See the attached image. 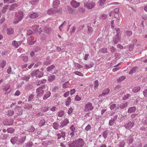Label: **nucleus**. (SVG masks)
<instances>
[{"mask_svg": "<svg viewBox=\"0 0 147 147\" xmlns=\"http://www.w3.org/2000/svg\"><path fill=\"white\" fill-rule=\"evenodd\" d=\"M84 142L83 139L80 138L78 140H76L71 143V147H82Z\"/></svg>", "mask_w": 147, "mask_h": 147, "instance_id": "nucleus-1", "label": "nucleus"}, {"mask_svg": "<svg viewBox=\"0 0 147 147\" xmlns=\"http://www.w3.org/2000/svg\"><path fill=\"white\" fill-rule=\"evenodd\" d=\"M23 13L22 11H19L17 13L16 15V17L13 21V23L14 24L18 23L23 19Z\"/></svg>", "mask_w": 147, "mask_h": 147, "instance_id": "nucleus-2", "label": "nucleus"}, {"mask_svg": "<svg viewBox=\"0 0 147 147\" xmlns=\"http://www.w3.org/2000/svg\"><path fill=\"white\" fill-rule=\"evenodd\" d=\"M46 88V85H43L42 86L38 88L36 90L37 96H42L44 94L45 89Z\"/></svg>", "mask_w": 147, "mask_h": 147, "instance_id": "nucleus-3", "label": "nucleus"}, {"mask_svg": "<svg viewBox=\"0 0 147 147\" xmlns=\"http://www.w3.org/2000/svg\"><path fill=\"white\" fill-rule=\"evenodd\" d=\"M84 6L88 9H91L95 6V3L93 2H89L85 1L84 3Z\"/></svg>", "mask_w": 147, "mask_h": 147, "instance_id": "nucleus-4", "label": "nucleus"}, {"mask_svg": "<svg viewBox=\"0 0 147 147\" xmlns=\"http://www.w3.org/2000/svg\"><path fill=\"white\" fill-rule=\"evenodd\" d=\"M93 106L90 102L86 104L84 106V111L86 112H88L92 110L93 109Z\"/></svg>", "mask_w": 147, "mask_h": 147, "instance_id": "nucleus-5", "label": "nucleus"}, {"mask_svg": "<svg viewBox=\"0 0 147 147\" xmlns=\"http://www.w3.org/2000/svg\"><path fill=\"white\" fill-rule=\"evenodd\" d=\"M121 33L120 32L117 33L114 38V42L115 44H117L120 41L121 38Z\"/></svg>", "mask_w": 147, "mask_h": 147, "instance_id": "nucleus-6", "label": "nucleus"}, {"mask_svg": "<svg viewBox=\"0 0 147 147\" xmlns=\"http://www.w3.org/2000/svg\"><path fill=\"white\" fill-rule=\"evenodd\" d=\"M22 109H18L16 108L15 110V115L14 116V118H17L19 116L22 114Z\"/></svg>", "mask_w": 147, "mask_h": 147, "instance_id": "nucleus-7", "label": "nucleus"}, {"mask_svg": "<svg viewBox=\"0 0 147 147\" xmlns=\"http://www.w3.org/2000/svg\"><path fill=\"white\" fill-rule=\"evenodd\" d=\"M71 6L74 8L78 7L80 5V3L77 2L75 1L72 0L70 2Z\"/></svg>", "mask_w": 147, "mask_h": 147, "instance_id": "nucleus-8", "label": "nucleus"}, {"mask_svg": "<svg viewBox=\"0 0 147 147\" xmlns=\"http://www.w3.org/2000/svg\"><path fill=\"white\" fill-rule=\"evenodd\" d=\"M134 123L133 121H129L125 125V127L127 129L131 128L134 125Z\"/></svg>", "mask_w": 147, "mask_h": 147, "instance_id": "nucleus-9", "label": "nucleus"}, {"mask_svg": "<svg viewBox=\"0 0 147 147\" xmlns=\"http://www.w3.org/2000/svg\"><path fill=\"white\" fill-rule=\"evenodd\" d=\"M39 16V14L37 12H34L28 15V16L31 19H34L37 18Z\"/></svg>", "mask_w": 147, "mask_h": 147, "instance_id": "nucleus-10", "label": "nucleus"}, {"mask_svg": "<svg viewBox=\"0 0 147 147\" xmlns=\"http://www.w3.org/2000/svg\"><path fill=\"white\" fill-rule=\"evenodd\" d=\"M57 139L58 140L60 139L61 137L63 139V140L65 139V132L61 131V133L58 134H57Z\"/></svg>", "mask_w": 147, "mask_h": 147, "instance_id": "nucleus-11", "label": "nucleus"}, {"mask_svg": "<svg viewBox=\"0 0 147 147\" xmlns=\"http://www.w3.org/2000/svg\"><path fill=\"white\" fill-rule=\"evenodd\" d=\"M110 92V90L109 88L105 89L102 92V94L99 95V97H102L107 94Z\"/></svg>", "mask_w": 147, "mask_h": 147, "instance_id": "nucleus-12", "label": "nucleus"}, {"mask_svg": "<svg viewBox=\"0 0 147 147\" xmlns=\"http://www.w3.org/2000/svg\"><path fill=\"white\" fill-rule=\"evenodd\" d=\"M18 7V5L16 3H14L11 5L9 9V10H14L16 9Z\"/></svg>", "mask_w": 147, "mask_h": 147, "instance_id": "nucleus-13", "label": "nucleus"}, {"mask_svg": "<svg viewBox=\"0 0 147 147\" xmlns=\"http://www.w3.org/2000/svg\"><path fill=\"white\" fill-rule=\"evenodd\" d=\"M37 77L39 78L42 77L43 75V72L42 71L36 70Z\"/></svg>", "mask_w": 147, "mask_h": 147, "instance_id": "nucleus-14", "label": "nucleus"}, {"mask_svg": "<svg viewBox=\"0 0 147 147\" xmlns=\"http://www.w3.org/2000/svg\"><path fill=\"white\" fill-rule=\"evenodd\" d=\"M18 139L17 137H14L11 139V142L13 144L17 143Z\"/></svg>", "mask_w": 147, "mask_h": 147, "instance_id": "nucleus-15", "label": "nucleus"}, {"mask_svg": "<svg viewBox=\"0 0 147 147\" xmlns=\"http://www.w3.org/2000/svg\"><path fill=\"white\" fill-rule=\"evenodd\" d=\"M51 94V93L50 92L48 91L46 92L43 97V99L45 100L47 99L50 96Z\"/></svg>", "mask_w": 147, "mask_h": 147, "instance_id": "nucleus-16", "label": "nucleus"}, {"mask_svg": "<svg viewBox=\"0 0 147 147\" xmlns=\"http://www.w3.org/2000/svg\"><path fill=\"white\" fill-rule=\"evenodd\" d=\"M53 127L55 130L58 129L59 127V124L57 122H55L53 123Z\"/></svg>", "mask_w": 147, "mask_h": 147, "instance_id": "nucleus-17", "label": "nucleus"}, {"mask_svg": "<svg viewBox=\"0 0 147 147\" xmlns=\"http://www.w3.org/2000/svg\"><path fill=\"white\" fill-rule=\"evenodd\" d=\"M136 110V108L135 107H133L129 108L128 110V112L129 113H131L134 112Z\"/></svg>", "mask_w": 147, "mask_h": 147, "instance_id": "nucleus-18", "label": "nucleus"}, {"mask_svg": "<svg viewBox=\"0 0 147 147\" xmlns=\"http://www.w3.org/2000/svg\"><path fill=\"white\" fill-rule=\"evenodd\" d=\"M138 67H135L130 71H129V74H131L134 73H135L137 70Z\"/></svg>", "mask_w": 147, "mask_h": 147, "instance_id": "nucleus-19", "label": "nucleus"}, {"mask_svg": "<svg viewBox=\"0 0 147 147\" xmlns=\"http://www.w3.org/2000/svg\"><path fill=\"white\" fill-rule=\"evenodd\" d=\"M14 30L12 28H9L7 29V33L8 34L11 35L13 33Z\"/></svg>", "mask_w": 147, "mask_h": 147, "instance_id": "nucleus-20", "label": "nucleus"}, {"mask_svg": "<svg viewBox=\"0 0 147 147\" xmlns=\"http://www.w3.org/2000/svg\"><path fill=\"white\" fill-rule=\"evenodd\" d=\"M46 82L45 79L37 81L36 82L37 85H39L42 84H45Z\"/></svg>", "mask_w": 147, "mask_h": 147, "instance_id": "nucleus-21", "label": "nucleus"}, {"mask_svg": "<svg viewBox=\"0 0 147 147\" xmlns=\"http://www.w3.org/2000/svg\"><path fill=\"white\" fill-rule=\"evenodd\" d=\"M55 67V66L54 65H52L49 67H48L47 68L46 70L48 71H50L53 70Z\"/></svg>", "mask_w": 147, "mask_h": 147, "instance_id": "nucleus-22", "label": "nucleus"}, {"mask_svg": "<svg viewBox=\"0 0 147 147\" xmlns=\"http://www.w3.org/2000/svg\"><path fill=\"white\" fill-rule=\"evenodd\" d=\"M119 108L121 109H123L126 107L127 106V103H122L119 105H118Z\"/></svg>", "mask_w": 147, "mask_h": 147, "instance_id": "nucleus-23", "label": "nucleus"}, {"mask_svg": "<svg viewBox=\"0 0 147 147\" xmlns=\"http://www.w3.org/2000/svg\"><path fill=\"white\" fill-rule=\"evenodd\" d=\"M56 12L55 10V9H51L48 10L47 13L49 15H52L53 13H55Z\"/></svg>", "mask_w": 147, "mask_h": 147, "instance_id": "nucleus-24", "label": "nucleus"}, {"mask_svg": "<svg viewBox=\"0 0 147 147\" xmlns=\"http://www.w3.org/2000/svg\"><path fill=\"white\" fill-rule=\"evenodd\" d=\"M140 90V86L136 87L134 88L132 91L134 93H136L139 91Z\"/></svg>", "mask_w": 147, "mask_h": 147, "instance_id": "nucleus-25", "label": "nucleus"}, {"mask_svg": "<svg viewBox=\"0 0 147 147\" xmlns=\"http://www.w3.org/2000/svg\"><path fill=\"white\" fill-rule=\"evenodd\" d=\"M110 108L111 110H113L115 109L117 107L116 105V104H113V103L111 102L109 105Z\"/></svg>", "mask_w": 147, "mask_h": 147, "instance_id": "nucleus-26", "label": "nucleus"}, {"mask_svg": "<svg viewBox=\"0 0 147 147\" xmlns=\"http://www.w3.org/2000/svg\"><path fill=\"white\" fill-rule=\"evenodd\" d=\"M127 142L128 144H130L133 141V138L131 136H129L127 139Z\"/></svg>", "mask_w": 147, "mask_h": 147, "instance_id": "nucleus-27", "label": "nucleus"}, {"mask_svg": "<svg viewBox=\"0 0 147 147\" xmlns=\"http://www.w3.org/2000/svg\"><path fill=\"white\" fill-rule=\"evenodd\" d=\"M125 34L127 36H131L132 34V32L131 31L126 30L125 31Z\"/></svg>", "mask_w": 147, "mask_h": 147, "instance_id": "nucleus-28", "label": "nucleus"}, {"mask_svg": "<svg viewBox=\"0 0 147 147\" xmlns=\"http://www.w3.org/2000/svg\"><path fill=\"white\" fill-rule=\"evenodd\" d=\"M71 100L70 97H68L67 99V100L65 101V104L67 106H69L71 102Z\"/></svg>", "mask_w": 147, "mask_h": 147, "instance_id": "nucleus-29", "label": "nucleus"}, {"mask_svg": "<svg viewBox=\"0 0 147 147\" xmlns=\"http://www.w3.org/2000/svg\"><path fill=\"white\" fill-rule=\"evenodd\" d=\"M30 78L29 76L24 75L22 77L21 79L23 80L28 81Z\"/></svg>", "mask_w": 147, "mask_h": 147, "instance_id": "nucleus-30", "label": "nucleus"}, {"mask_svg": "<svg viewBox=\"0 0 147 147\" xmlns=\"http://www.w3.org/2000/svg\"><path fill=\"white\" fill-rule=\"evenodd\" d=\"M126 78V77L125 76H121L117 80V81L119 83L120 82H121L123 81Z\"/></svg>", "mask_w": 147, "mask_h": 147, "instance_id": "nucleus-31", "label": "nucleus"}, {"mask_svg": "<svg viewBox=\"0 0 147 147\" xmlns=\"http://www.w3.org/2000/svg\"><path fill=\"white\" fill-rule=\"evenodd\" d=\"M12 45L14 47L16 48H18L19 46L18 42L15 40L13 41Z\"/></svg>", "mask_w": 147, "mask_h": 147, "instance_id": "nucleus-32", "label": "nucleus"}, {"mask_svg": "<svg viewBox=\"0 0 147 147\" xmlns=\"http://www.w3.org/2000/svg\"><path fill=\"white\" fill-rule=\"evenodd\" d=\"M65 114L64 111H61L57 113L58 116L60 117H62Z\"/></svg>", "mask_w": 147, "mask_h": 147, "instance_id": "nucleus-33", "label": "nucleus"}, {"mask_svg": "<svg viewBox=\"0 0 147 147\" xmlns=\"http://www.w3.org/2000/svg\"><path fill=\"white\" fill-rule=\"evenodd\" d=\"M55 78V76L54 75L50 76L49 77L48 80L50 82H52L54 80Z\"/></svg>", "mask_w": 147, "mask_h": 147, "instance_id": "nucleus-34", "label": "nucleus"}, {"mask_svg": "<svg viewBox=\"0 0 147 147\" xmlns=\"http://www.w3.org/2000/svg\"><path fill=\"white\" fill-rule=\"evenodd\" d=\"M7 132L9 133H13L15 131L14 128H8L7 129Z\"/></svg>", "mask_w": 147, "mask_h": 147, "instance_id": "nucleus-35", "label": "nucleus"}, {"mask_svg": "<svg viewBox=\"0 0 147 147\" xmlns=\"http://www.w3.org/2000/svg\"><path fill=\"white\" fill-rule=\"evenodd\" d=\"M30 75L32 77H37L36 70L35 69L32 71L30 73Z\"/></svg>", "mask_w": 147, "mask_h": 147, "instance_id": "nucleus-36", "label": "nucleus"}, {"mask_svg": "<svg viewBox=\"0 0 147 147\" xmlns=\"http://www.w3.org/2000/svg\"><path fill=\"white\" fill-rule=\"evenodd\" d=\"M99 51L102 53H105L107 52V50L106 48H102Z\"/></svg>", "mask_w": 147, "mask_h": 147, "instance_id": "nucleus-37", "label": "nucleus"}, {"mask_svg": "<svg viewBox=\"0 0 147 147\" xmlns=\"http://www.w3.org/2000/svg\"><path fill=\"white\" fill-rule=\"evenodd\" d=\"M14 111H13L9 110L8 112V115L9 116H12L13 115Z\"/></svg>", "mask_w": 147, "mask_h": 147, "instance_id": "nucleus-38", "label": "nucleus"}, {"mask_svg": "<svg viewBox=\"0 0 147 147\" xmlns=\"http://www.w3.org/2000/svg\"><path fill=\"white\" fill-rule=\"evenodd\" d=\"M34 97V95L33 94H31L28 96V101H30L32 100Z\"/></svg>", "mask_w": 147, "mask_h": 147, "instance_id": "nucleus-39", "label": "nucleus"}, {"mask_svg": "<svg viewBox=\"0 0 147 147\" xmlns=\"http://www.w3.org/2000/svg\"><path fill=\"white\" fill-rule=\"evenodd\" d=\"M108 134V132L107 131H105L102 133V135L105 139L107 138V136Z\"/></svg>", "mask_w": 147, "mask_h": 147, "instance_id": "nucleus-40", "label": "nucleus"}, {"mask_svg": "<svg viewBox=\"0 0 147 147\" xmlns=\"http://www.w3.org/2000/svg\"><path fill=\"white\" fill-rule=\"evenodd\" d=\"M9 5H6L3 7L2 9V12L3 13H5L7 11V7Z\"/></svg>", "mask_w": 147, "mask_h": 147, "instance_id": "nucleus-41", "label": "nucleus"}, {"mask_svg": "<svg viewBox=\"0 0 147 147\" xmlns=\"http://www.w3.org/2000/svg\"><path fill=\"white\" fill-rule=\"evenodd\" d=\"M117 17H118V19H116L115 20V25H118L119 24V19H120L119 16H118L117 15Z\"/></svg>", "mask_w": 147, "mask_h": 147, "instance_id": "nucleus-42", "label": "nucleus"}, {"mask_svg": "<svg viewBox=\"0 0 147 147\" xmlns=\"http://www.w3.org/2000/svg\"><path fill=\"white\" fill-rule=\"evenodd\" d=\"M99 85V83L98 81L97 80H96L94 81V88L95 89V88H96L98 87Z\"/></svg>", "mask_w": 147, "mask_h": 147, "instance_id": "nucleus-43", "label": "nucleus"}, {"mask_svg": "<svg viewBox=\"0 0 147 147\" xmlns=\"http://www.w3.org/2000/svg\"><path fill=\"white\" fill-rule=\"evenodd\" d=\"M32 107V105L30 104H27L24 107V108L25 109H29Z\"/></svg>", "mask_w": 147, "mask_h": 147, "instance_id": "nucleus-44", "label": "nucleus"}, {"mask_svg": "<svg viewBox=\"0 0 147 147\" xmlns=\"http://www.w3.org/2000/svg\"><path fill=\"white\" fill-rule=\"evenodd\" d=\"M106 0H100L98 2L99 5L102 6Z\"/></svg>", "mask_w": 147, "mask_h": 147, "instance_id": "nucleus-45", "label": "nucleus"}, {"mask_svg": "<svg viewBox=\"0 0 147 147\" xmlns=\"http://www.w3.org/2000/svg\"><path fill=\"white\" fill-rule=\"evenodd\" d=\"M62 123L64 124V125H66L69 123L68 119H65Z\"/></svg>", "mask_w": 147, "mask_h": 147, "instance_id": "nucleus-46", "label": "nucleus"}, {"mask_svg": "<svg viewBox=\"0 0 147 147\" xmlns=\"http://www.w3.org/2000/svg\"><path fill=\"white\" fill-rule=\"evenodd\" d=\"M6 64V61L5 60H3L1 63V67L3 68Z\"/></svg>", "mask_w": 147, "mask_h": 147, "instance_id": "nucleus-47", "label": "nucleus"}, {"mask_svg": "<svg viewBox=\"0 0 147 147\" xmlns=\"http://www.w3.org/2000/svg\"><path fill=\"white\" fill-rule=\"evenodd\" d=\"M91 126L90 124L88 125L85 127V129L87 131H88L91 129Z\"/></svg>", "mask_w": 147, "mask_h": 147, "instance_id": "nucleus-48", "label": "nucleus"}, {"mask_svg": "<svg viewBox=\"0 0 147 147\" xmlns=\"http://www.w3.org/2000/svg\"><path fill=\"white\" fill-rule=\"evenodd\" d=\"M125 144V142L124 141L121 142L118 145L119 147H124Z\"/></svg>", "mask_w": 147, "mask_h": 147, "instance_id": "nucleus-49", "label": "nucleus"}, {"mask_svg": "<svg viewBox=\"0 0 147 147\" xmlns=\"http://www.w3.org/2000/svg\"><path fill=\"white\" fill-rule=\"evenodd\" d=\"M75 66L76 67H78L79 69H80L82 68V65L79 64L78 63H75Z\"/></svg>", "mask_w": 147, "mask_h": 147, "instance_id": "nucleus-50", "label": "nucleus"}, {"mask_svg": "<svg viewBox=\"0 0 147 147\" xmlns=\"http://www.w3.org/2000/svg\"><path fill=\"white\" fill-rule=\"evenodd\" d=\"M86 68L87 69H88L91 68L93 66V64H90L89 65H85Z\"/></svg>", "mask_w": 147, "mask_h": 147, "instance_id": "nucleus-51", "label": "nucleus"}, {"mask_svg": "<svg viewBox=\"0 0 147 147\" xmlns=\"http://www.w3.org/2000/svg\"><path fill=\"white\" fill-rule=\"evenodd\" d=\"M74 73L77 75L80 76H83V75L82 73L78 71H75L74 72Z\"/></svg>", "mask_w": 147, "mask_h": 147, "instance_id": "nucleus-52", "label": "nucleus"}, {"mask_svg": "<svg viewBox=\"0 0 147 147\" xmlns=\"http://www.w3.org/2000/svg\"><path fill=\"white\" fill-rule=\"evenodd\" d=\"M143 94L145 98H147V88L143 91Z\"/></svg>", "mask_w": 147, "mask_h": 147, "instance_id": "nucleus-53", "label": "nucleus"}, {"mask_svg": "<svg viewBox=\"0 0 147 147\" xmlns=\"http://www.w3.org/2000/svg\"><path fill=\"white\" fill-rule=\"evenodd\" d=\"M70 129L73 132H75L76 128L74 125H72L70 127Z\"/></svg>", "mask_w": 147, "mask_h": 147, "instance_id": "nucleus-54", "label": "nucleus"}, {"mask_svg": "<svg viewBox=\"0 0 147 147\" xmlns=\"http://www.w3.org/2000/svg\"><path fill=\"white\" fill-rule=\"evenodd\" d=\"M32 145V142H28L26 144V147H31Z\"/></svg>", "mask_w": 147, "mask_h": 147, "instance_id": "nucleus-55", "label": "nucleus"}, {"mask_svg": "<svg viewBox=\"0 0 147 147\" xmlns=\"http://www.w3.org/2000/svg\"><path fill=\"white\" fill-rule=\"evenodd\" d=\"M59 0H55L53 2V5H56L59 4Z\"/></svg>", "mask_w": 147, "mask_h": 147, "instance_id": "nucleus-56", "label": "nucleus"}, {"mask_svg": "<svg viewBox=\"0 0 147 147\" xmlns=\"http://www.w3.org/2000/svg\"><path fill=\"white\" fill-rule=\"evenodd\" d=\"M57 49L59 52H60L61 51L63 52L64 50V49L62 48L61 49L59 47H57Z\"/></svg>", "mask_w": 147, "mask_h": 147, "instance_id": "nucleus-57", "label": "nucleus"}, {"mask_svg": "<svg viewBox=\"0 0 147 147\" xmlns=\"http://www.w3.org/2000/svg\"><path fill=\"white\" fill-rule=\"evenodd\" d=\"M22 59L24 62H26L28 60V58L26 56H23L22 57Z\"/></svg>", "mask_w": 147, "mask_h": 147, "instance_id": "nucleus-58", "label": "nucleus"}, {"mask_svg": "<svg viewBox=\"0 0 147 147\" xmlns=\"http://www.w3.org/2000/svg\"><path fill=\"white\" fill-rule=\"evenodd\" d=\"M114 121H113V120H112V119H111V120H110L109 121V125L110 126H112L114 123Z\"/></svg>", "mask_w": 147, "mask_h": 147, "instance_id": "nucleus-59", "label": "nucleus"}, {"mask_svg": "<svg viewBox=\"0 0 147 147\" xmlns=\"http://www.w3.org/2000/svg\"><path fill=\"white\" fill-rule=\"evenodd\" d=\"M107 17V15L106 14H103L101 15V19L103 20L105 19Z\"/></svg>", "mask_w": 147, "mask_h": 147, "instance_id": "nucleus-60", "label": "nucleus"}, {"mask_svg": "<svg viewBox=\"0 0 147 147\" xmlns=\"http://www.w3.org/2000/svg\"><path fill=\"white\" fill-rule=\"evenodd\" d=\"M7 72L8 74H10L11 72V68L10 66H9L7 70Z\"/></svg>", "mask_w": 147, "mask_h": 147, "instance_id": "nucleus-61", "label": "nucleus"}, {"mask_svg": "<svg viewBox=\"0 0 147 147\" xmlns=\"http://www.w3.org/2000/svg\"><path fill=\"white\" fill-rule=\"evenodd\" d=\"M116 50V49L113 46H112L110 49V51L112 53H114Z\"/></svg>", "mask_w": 147, "mask_h": 147, "instance_id": "nucleus-62", "label": "nucleus"}, {"mask_svg": "<svg viewBox=\"0 0 147 147\" xmlns=\"http://www.w3.org/2000/svg\"><path fill=\"white\" fill-rule=\"evenodd\" d=\"M88 31L90 33H92L93 31V29L91 27L88 26Z\"/></svg>", "mask_w": 147, "mask_h": 147, "instance_id": "nucleus-63", "label": "nucleus"}, {"mask_svg": "<svg viewBox=\"0 0 147 147\" xmlns=\"http://www.w3.org/2000/svg\"><path fill=\"white\" fill-rule=\"evenodd\" d=\"M49 109V107H44L42 108V111L43 112H45L47 111Z\"/></svg>", "mask_w": 147, "mask_h": 147, "instance_id": "nucleus-64", "label": "nucleus"}]
</instances>
